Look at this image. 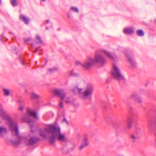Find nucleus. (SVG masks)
Segmentation results:
<instances>
[{
	"label": "nucleus",
	"instance_id": "f257e3e1",
	"mask_svg": "<svg viewBox=\"0 0 156 156\" xmlns=\"http://www.w3.org/2000/svg\"><path fill=\"white\" fill-rule=\"evenodd\" d=\"M40 136L46 138L50 144H53L56 140L61 143L66 142L68 139L65 135L62 134L60 128L53 124L48 125L46 128L40 129Z\"/></svg>",
	"mask_w": 156,
	"mask_h": 156
},
{
	"label": "nucleus",
	"instance_id": "f03ea898",
	"mask_svg": "<svg viewBox=\"0 0 156 156\" xmlns=\"http://www.w3.org/2000/svg\"><path fill=\"white\" fill-rule=\"evenodd\" d=\"M0 117L6 121L7 124L11 131L12 136L16 138V140L12 141V143L15 145H19L20 143L21 137L19 134L17 123L4 110L1 105H0Z\"/></svg>",
	"mask_w": 156,
	"mask_h": 156
},
{
	"label": "nucleus",
	"instance_id": "7ed1b4c3",
	"mask_svg": "<svg viewBox=\"0 0 156 156\" xmlns=\"http://www.w3.org/2000/svg\"><path fill=\"white\" fill-rule=\"evenodd\" d=\"M72 90L74 94L78 93L82 99L86 100L92 96L94 92V88L91 84H87L83 89L79 88L77 86H76Z\"/></svg>",
	"mask_w": 156,
	"mask_h": 156
},
{
	"label": "nucleus",
	"instance_id": "20e7f679",
	"mask_svg": "<svg viewBox=\"0 0 156 156\" xmlns=\"http://www.w3.org/2000/svg\"><path fill=\"white\" fill-rule=\"evenodd\" d=\"M53 94L56 96L59 97L62 100H64L67 104L71 103L72 102L73 99L71 97H66V92L62 89H55L53 90Z\"/></svg>",
	"mask_w": 156,
	"mask_h": 156
},
{
	"label": "nucleus",
	"instance_id": "39448f33",
	"mask_svg": "<svg viewBox=\"0 0 156 156\" xmlns=\"http://www.w3.org/2000/svg\"><path fill=\"white\" fill-rule=\"evenodd\" d=\"M111 73L113 77L118 80H123L124 78L121 74V70L119 67L116 64L113 63Z\"/></svg>",
	"mask_w": 156,
	"mask_h": 156
},
{
	"label": "nucleus",
	"instance_id": "423d86ee",
	"mask_svg": "<svg viewBox=\"0 0 156 156\" xmlns=\"http://www.w3.org/2000/svg\"><path fill=\"white\" fill-rule=\"evenodd\" d=\"M93 59L94 64L98 63L102 65L106 62V60L100 53H97Z\"/></svg>",
	"mask_w": 156,
	"mask_h": 156
},
{
	"label": "nucleus",
	"instance_id": "0eeeda50",
	"mask_svg": "<svg viewBox=\"0 0 156 156\" xmlns=\"http://www.w3.org/2000/svg\"><path fill=\"white\" fill-rule=\"evenodd\" d=\"M94 59L92 58H89L87 59L82 64V66L85 69H88L92 67L94 64Z\"/></svg>",
	"mask_w": 156,
	"mask_h": 156
},
{
	"label": "nucleus",
	"instance_id": "6e6552de",
	"mask_svg": "<svg viewBox=\"0 0 156 156\" xmlns=\"http://www.w3.org/2000/svg\"><path fill=\"white\" fill-rule=\"evenodd\" d=\"M39 140V139L34 137H32L30 138L26 142L27 145L31 146L36 144Z\"/></svg>",
	"mask_w": 156,
	"mask_h": 156
},
{
	"label": "nucleus",
	"instance_id": "1a4fd4ad",
	"mask_svg": "<svg viewBox=\"0 0 156 156\" xmlns=\"http://www.w3.org/2000/svg\"><path fill=\"white\" fill-rule=\"evenodd\" d=\"M7 127L4 126H0V137H3L8 133Z\"/></svg>",
	"mask_w": 156,
	"mask_h": 156
},
{
	"label": "nucleus",
	"instance_id": "9d476101",
	"mask_svg": "<svg viewBox=\"0 0 156 156\" xmlns=\"http://www.w3.org/2000/svg\"><path fill=\"white\" fill-rule=\"evenodd\" d=\"M129 137L132 143H134L136 140L140 138V136L137 133L135 132L131 134Z\"/></svg>",
	"mask_w": 156,
	"mask_h": 156
},
{
	"label": "nucleus",
	"instance_id": "9b49d317",
	"mask_svg": "<svg viewBox=\"0 0 156 156\" xmlns=\"http://www.w3.org/2000/svg\"><path fill=\"white\" fill-rule=\"evenodd\" d=\"M130 98L131 99L134 98L135 99L136 101L139 103H141L142 102V100L140 97L137 94H132L130 97Z\"/></svg>",
	"mask_w": 156,
	"mask_h": 156
},
{
	"label": "nucleus",
	"instance_id": "f8f14e48",
	"mask_svg": "<svg viewBox=\"0 0 156 156\" xmlns=\"http://www.w3.org/2000/svg\"><path fill=\"white\" fill-rule=\"evenodd\" d=\"M126 55L128 58L129 62L131 66L133 68L136 67V65L134 62H133L132 58L131 55L129 53H126Z\"/></svg>",
	"mask_w": 156,
	"mask_h": 156
},
{
	"label": "nucleus",
	"instance_id": "ddd939ff",
	"mask_svg": "<svg viewBox=\"0 0 156 156\" xmlns=\"http://www.w3.org/2000/svg\"><path fill=\"white\" fill-rule=\"evenodd\" d=\"M102 51L110 59H113L115 61H117L116 58H115L114 55L113 54H112L110 52H108L105 50H103Z\"/></svg>",
	"mask_w": 156,
	"mask_h": 156
},
{
	"label": "nucleus",
	"instance_id": "4468645a",
	"mask_svg": "<svg viewBox=\"0 0 156 156\" xmlns=\"http://www.w3.org/2000/svg\"><path fill=\"white\" fill-rule=\"evenodd\" d=\"M22 120L23 121L27 122L29 123H30L32 121V120L30 119V116L27 114L23 116L22 118Z\"/></svg>",
	"mask_w": 156,
	"mask_h": 156
},
{
	"label": "nucleus",
	"instance_id": "2eb2a0df",
	"mask_svg": "<svg viewBox=\"0 0 156 156\" xmlns=\"http://www.w3.org/2000/svg\"><path fill=\"white\" fill-rule=\"evenodd\" d=\"M27 112L30 115L33 116L34 118H37V113L35 111L31 110L30 108H27Z\"/></svg>",
	"mask_w": 156,
	"mask_h": 156
},
{
	"label": "nucleus",
	"instance_id": "dca6fc26",
	"mask_svg": "<svg viewBox=\"0 0 156 156\" xmlns=\"http://www.w3.org/2000/svg\"><path fill=\"white\" fill-rule=\"evenodd\" d=\"M134 29L133 28H129L125 29L124 30V33L125 34H131L133 33Z\"/></svg>",
	"mask_w": 156,
	"mask_h": 156
},
{
	"label": "nucleus",
	"instance_id": "f3484780",
	"mask_svg": "<svg viewBox=\"0 0 156 156\" xmlns=\"http://www.w3.org/2000/svg\"><path fill=\"white\" fill-rule=\"evenodd\" d=\"M20 19L21 21H23L26 24H28L29 23L28 19L25 16L20 15Z\"/></svg>",
	"mask_w": 156,
	"mask_h": 156
},
{
	"label": "nucleus",
	"instance_id": "a211bd4d",
	"mask_svg": "<svg viewBox=\"0 0 156 156\" xmlns=\"http://www.w3.org/2000/svg\"><path fill=\"white\" fill-rule=\"evenodd\" d=\"M136 118V116L133 113V114L131 115L130 117L128 118V119L133 123H134L137 121Z\"/></svg>",
	"mask_w": 156,
	"mask_h": 156
},
{
	"label": "nucleus",
	"instance_id": "6ab92c4d",
	"mask_svg": "<svg viewBox=\"0 0 156 156\" xmlns=\"http://www.w3.org/2000/svg\"><path fill=\"white\" fill-rule=\"evenodd\" d=\"M39 97L38 95L34 92H32L31 94L30 98L32 99H37Z\"/></svg>",
	"mask_w": 156,
	"mask_h": 156
},
{
	"label": "nucleus",
	"instance_id": "aec40b11",
	"mask_svg": "<svg viewBox=\"0 0 156 156\" xmlns=\"http://www.w3.org/2000/svg\"><path fill=\"white\" fill-rule=\"evenodd\" d=\"M4 95L5 96H8L10 94V91L9 89L4 88L3 89Z\"/></svg>",
	"mask_w": 156,
	"mask_h": 156
},
{
	"label": "nucleus",
	"instance_id": "412c9836",
	"mask_svg": "<svg viewBox=\"0 0 156 156\" xmlns=\"http://www.w3.org/2000/svg\"><path fill=\"white\" fill-rule=\"evenodd\" d=\"M10 2L13 7L17 6L18 4V1L17 0H10Z\"/></svg>",
	"mask_w": 156,
	"mask_h": 156
},
{
	"label": "nucleus",
	"instance_id": "4be33fe9",
	"mask_svg": "<svg viewBox=\"0 0 156 156\" xmlns=\"http://www.w3.org/2000/svg\"><path fill=\"white\" fill-rule=\"evenodd\" d=\"M81 144L86 147L89 144V142L87 139L86 138H84L82 141Z\"/></svg>",
	"mask_w": 156,
	"mask_h": 156
},
{
	"label": "nucleus",
	"instance_id": "5701e85b",
	"mask_svg": "<svg viewBox=\"0 0 156 156\" xmlns=\"http://www.w3.org/2000/svg\"><path fill=\"white\" fill-rule=\"evenodd\" d=\"M136 34L137 35L139 36H143L144 35V32L141 30H139L137 31Z\"/></svg>",
	"mask_w": 156,
	"mask_h": 156
},
{
	"label": "nucleus",
	"instance_id": "b1692460",
	"mask_svg": "<svg viewBox=\"0 0 156 156\" xmlns=\"http://www.w3.org/2000/svg\"><path fill=\"white\" fill-rule=\"evenodd\" d=\"M70 74L71 76L74 77H77L79 76L78 74L75 72L73 70L71 71Z\"/></svg>",
	"mask_w": 156,
	"mask_h": 156
},
{
	"label": "nucleus",
	"instance_id": "393cba45",
	"mask_svg": "<svg viewBox=\"0 0 156 156\" xmlns=\"http://www.w3.org/2000/svg\"><path fill=\"white\" fill-rule=\"evenodd\" d=\"M148 127L150 130H152L153 129V123L151 122H148Z\"/></svg>",
	"mask_w": 156,
	"mask_h": 156
},
{
	"label": "nucleus",
	"instance_id": "a878e982",
	"mask_svg": "<svg viewBox=\"0 0 156 156\" xmlns=\"http://www.w3.org/2000/svg\"><path fill=\"white\" fill-rule=\"evenodd\" d=\"M127 126L128 128L129 129L131 128L132 126V124L133 123L132 122L130 121L128 119H127Z\"/></svg>",
	"mask_w": 156,
	"mask_h": 156
},
{
	"label": "nucleus",
	"instance_id": "bb28decb",
	"mask_svg": "<svg viewBox=\"0 0 156 156\" xmlns=\"http://www.w3.org/2000/svg\"><path fill=\"white\" fill-rule=\"evenodd\" d=\"M19 60L21 63V64L23 65H25V63L24 61V59L21 56H20L19 57Z\"/></svg>",
	"mask_w": 156,
	"mask_h": 156
},
{
	"label": "nucleus",
	"instance_id": "cd10ccee",
	"mask_svg": "<svg viewBox=\"0 0 156 156\" xmlns=\"http://www.w3.org/2000/svg\"><path fill=\"white\" fill-rule=\"evenodd\" d=\"M58 70V69L57 68H50L49 69V71L50 73L54 72L55 71H57Z\"/></svg>",
	"mask_w": 156,
	"mask_h": 156
},
{
	"label": "nucleus",
	"instance_id": "c85d7f7f",
	"mask_svg": "<svg viewBox=\"0 0 156 156\" xmlns=\"http://www.w3.org/2000/svg\"><path fill=\"white\" fill-rule=\"evenodd\" d=\"M36 37L37 38V39L39 41V42L37 43H42V41L41 39V37L37 34L36 35Z\"/></svg>",
	"mask_w": 156,
	"mask_h": 156
},
{
	"label": "nucleus",
	"instance_id": "c756f323",
	"mask_svg": "<svg viewBox=\"0 0 156 156\" xmlns=\"http://www.w3.org/2000/svg\"><path fill=\"white\" fill-rule=\"evenodd\" d=\"M71 10H73V11L78 12V9L76 7H72L70 9Z\"/></svg>",
	"mask_w": 156,
	"mask_h": 156
},
{
	"label": "nucleus",
	"instance_id": "7c9ffc66",
	"mask_svg": "<svg viewBox=\"0 0 156 156\" xmlns=\"http://www.w3.org/2000/svg\"><path fill=\"white\" fill-rule=\"evenodd\" d=\"M59 107L60 108H62L63 107V102L62 101L60 102L59 104Z\"/></svg>",
	"mask_w": 156,
	"mask_h": 156
},
{
	"label": "nucleus",
	"instance_id": "2f4dec72",
	"mask_svg": "<svg viewBox=\"0 0 156 156\" xmlns=\"http://www.w3.org/2000/svg\"><path fill=\"white\" fill-rule=\"evenodd\" d=\"M76 65H81L82 66V64H83V63H81L80 62L78 61H76L75 62Z\"/></svg>",
	"mask_w": 156,
	"mask_h": 156
},
{
	"label": "nucleus",
	"instance_id": "473e14b6",
	"mask_svg": "<svg viewBox=\"0 0 156 156\" xmlns=\"http://www.w3.org/2000/svg\"><path fill=\"white\" fill-rule=\"evenodd\" d=\"M86 147L84 145H83L82 144H81L80 147H79V149L80 150H81L84 148Z\"/></svg>",
	"mask_w": 156,
	"mask_h": 156
},
{
	"label": "nucleus",
	"instance_id": "72a5a7b5",
	"mask_svg": "<svg viewBox=\"0 0 156 156\" xmlns=\"http://www.w3.org/2000/svg\"><path fill=\"white\" fill-rule=\"evenodd\" d=\"M63 121L65 122L66 123L67 125H68L69 123H68V122L66 120V118H64L63 120Z\"/></svg>",
	"mask_w": 156,
	"mask_h": 156
},
{
	"label": "nucleus",
	"instance_id": "f704fd0d",
	"mask_svg": "<svg viewBox=\"0 0 156 156\" xmlns=\"http://www.w3.org/2000/svg\"><path fill=\"white\" fill-rule=\"evenodd\" d=\"M23 109V107L22 106H20L19 108V110L20 111H22Z\"/></svg>",
	"mask_w": 156,
	"mask_h": 156
},
{
	"label": "nucleus",
	"instance_id": "c9c22d12",
	"mask_svg": "<svg viewBox=\"0 0 156 156\" xmlns=\"http://www.w3.org/2000/svg\"><path fill=\"white\" fill-rule=\"evenodd\" d=\"M62 152L63 153H64V154H65L67 152V151H64V148H63L62 149Z\"/></svg>",
	"mask_w": 156,
	"mask_h": 156
},
{
	"label": "nucleus",
	"instance_id": "e433bc0d",
	"mask_svg": "<svg viewBox=\"0 0 156 156\" xmlns=\"http://www.w3.org/2000/svg\"><path fill=\"white\" fill-rule=\"evenodd\" d=\"M30 39H27L25 40V42H27L29 41Z\"/></svg>",
	"mask_w": 156,
	"mask_h": 156
},
{
	"label": "nucleus",
	"instance_id": "4c0bfd02",
	"mask_svg": "<svg viewBox=\"0 0 156 156\" xmlns=\"http://www.w3.org/2000/svg\"><path fill=\"white\" fill-rule=\"evenodd\" d=\"M38 50V49H36V50L35 51H33V52L34 53H35L36 52V51H37V50Z\"/></svg>",
	"mask_w": 156,
	"mask_h": 156
},
{
	"label": "nucleus",
	"instance_id": "58836bf2",
	"mask_svg": "<svg viewBox=\"0 0 156 156\" xmlns=\"http://www.w3.org/2000/svg\"><path fill=\"white\" fill-rule=\"evenodd\" d=\"M2 36H1L0 39L1 41H2V42L3 41V40H2V39L1 38H2Z\"/></svg>",
	"mask_w": 156,
	"mask_h": 156
},
{
	"label": "nucleus",
	"instance_id": "ea45409f",
	"mask_svg": "<svg viewBox=\"0 0 156 156\" xmlns=\"http://www.w3.org/2000/svg\"><path fill=\"white\" fill-rule=\"evenodd\" d=\"M114 126H115V127H117V124H115L114 125Z\"/></svg>",
	"mask_w": 156,
	"mask_h": 156
},
{
	"label": "nucleus",
	"instance_id": "a19ab883",
	"mask_svg": "<svg viewBox=\"0 0 156 156\" xmlns=\"http://www.w3.org/2000/svg\"><path fill=\"white\" fill-rule=\"evenodd\" d=\"M14 50H16V48L15 47H14V48L13 49Z\"/></svg>",
	"mask_w": 156,
	"mask_h": 156
},
{
	"label": "nucleus",
	"instance_id": "79ce46f5",
	"mask_svg": "<svg viewBox=\"0 0 156 156\" xmlns=\"http://www.w3.org/2000/svg\"><path fill=\"white\" fill-rule=\"evenodd\" d=\"M46 22L47 23H48L49 22V20H46Z\"/></svg>",
	"mask_w": 156,
	"mask_h": 156
},
{
	"label": "nucleus",
	"instance_id": "37998d69",
	"mask_svg": "<svg viewBox=\"0 0 156 156\" xmlns=\"http://www.w3.org/2000/svg\"><path fill=\"white\" fill-rule=\"evenodd\" d=\"M42 1H45V0H41Z\"/></svg>",
	"mask_w": 156,
	"mask_h": 156
},
{
	"label": "nucleus",
	"instance_id": "c03bdc74",
	"mask_svg": "<svg viewBox=\"0 0 156 156\" xmlns=\"http://www.w3.org/2000/svg\"><path fill=\"white\" fill-rule=\"evenodd\" d=\"M68 17L69 18H70V16H68Z\"/></svg>",
	"mask_w": 156,
	"mask_h": 156
},
{
	"label": "nucleus",
	"instance_id": "a18cd8bd",
	"mask_svg": "<svg viewBox=\"0 0 156 156\" xmlns=\"http://www.w3.org/2000/svg\"><path fill=\"white\" fill-rule=\"evenodd\" d=\"M75 145L74 144V148H75Z\"/></svg>",
	"mask_w": 156,
	"mask_h": 156
},
{
	"label": "nucleus",
	"instance_id": "49530a36",
	"mask_svg": "<svg viewBox=\"0 0 156 156\" xmlns=\"http://www.w3.org/2000/svg\"><path fill=\"white\" fill-rule=\"evenodd\" d=\"M37 61H36V64L37 63Z\"/></svg>",
	"mask_w": 156,
	"mask_h": 156
},
{
	"label": "nucleus",
	"instance_id": "de8ad7c7",
	"mask_svg": "<svg viewBox=\"0 0 156 156\" xmlns=\"http://www.w3.org/2000/svg\"><path fill=\"white\" fill-rule=\"evenodd\" d=\"M130 109H131V111L132 110V109L131 108H130Z\"/></svg>",
	"mask_w": 156,
	"mask_h": 156
},
{
	"label": "nucleus",
	"instance_id": "09e8293b",
	"mask_svg": "<svg viewBox=\"0 0 156 156\" xmlns=\"http://www.w3.org/2000/svg\"><path fill=\"white\" fill-rule=\"evenodd\" d=\"M1 2V0H0V2Z\"/></svg>",
	"mask_w": 156,
	"mask_h": 156
}]
</instances>
